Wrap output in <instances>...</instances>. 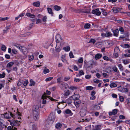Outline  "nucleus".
Returning a JSON list of instances; mask_svg holds the SVG:
<instances>
[{
    "instance_id": "f257e3e1",
    "label": "nucleus",
    "mask_w": 130,
    "mask_h": 130,
    "mask_svg": "<svg viewBox=\"0 0 130 130\" xmlns=\"http://www.w3.org/2000/svg\"><path fill=\"white\" fill-rule=\"evenodd\" d=\"M76 12L85 14H89L90 12V10L89 9L87 8L86 6H85L82 9L80 8L76 10Z\"/></svg>"
},
{
    "instance_id": "f03ea898",
    "label": "nucleus",
    "mask_w": 130,
    "mask_h": 130,
    "mask_svg": "<svg viewBox=\"0 0 130 130\" xmlns=\"http://www.w3.org/2000/svg\"><path fill=\"white\" fill-rule=\"evenodd\" d=\"M55 118V114L54 113H50L48 119L47 121V123L49 125L52 124Z\"/></svg>"
},
{
    "instance_id": "7ed1b4c3",
    "label": "nucleus",
    "mask_w": 130,
    "mask_h": 130,
    "mask_svg": "<svg viewBox=\"0 0 130 130\" xmlns=\"http://www.w3.org/2000/svg\"><path fill=\"white\" fill-rule=\"evenodd\" d=\"M95 64L93 60H90L88 62H84V66L86 68V69H91L93 68V66Z\"/></svg>"
},
{
    "instance_id": "20e7f679",
    "label": "nucleus",
    "mask_w": 130,
    "mask_h": 130,
    "mask_svg": "<svg viewBox=\"0 0 130 130\" xmlns=\"http://www.w3.org/2000/svg\"><path fill=\"white\" fill-rule=\"evenodd\" d=\"M92 13L96 16H100L101 14V12L99 8H97L93 10L92 11Z\"/></svg>"
},
{
    "instance_id": "39448f33",
    "label": "nucleus",
    "mask_w": 130,
    "mask_h": 130,
    "mask_svg": "<svg viewBox=\"0 0 130 130\" xmlns=\"http://www.w3.org/2000/svg\"><path fill=\"white\" fill-rule=\"evenodd\" d=\"M39 111L33 110V117L34 120H37L39 118Z\"/></svg>"
},
{
    "instance_id": "423d86ee",
    "label": "nucleus",
    "mask_w": 130,
    "mask_h": 130,
    "mask_svg": "<svg viewBox=\"0 0 130 130\" xmlns=\"http://www.w3.org/2000/svg\"><path fill=\"white\" fill-rule=\"evenodd\" d=\"M117 90L122 92H127L128 91V89L122 87L121 86L118 87L117 88Z\"/></svg>"
},
{
    "instance_id": "0eeeda50",
    "label": "nucleus",
    "mask_w": 130,
    "mask_h": 130,
    "mask_svg": "<svg viewBox=\"0 0 130 130\" xmlns=\"http://www.w3.org/2000/svg\"><path fill=\"white\" fill-rule=\"evenodd\" d=\"M19 49L23 53L24 55H26L27 53V50L25 47H19Z\"/></svg>"
},
{
    "instance_id": "6e6552de",
    "label": "nucleus",
    "mask_w": 130,
    "mask_h": 130,
    "mask_svg": "<svg viewBox=\"0 0 130 130\" xmlns=\"http://www.w3.org/2000/svg\"><path fill=\"white\" fill-rule=\"evenodd\" d=\"M79 95L77 94H74V95H73L70 97V99L72 98V100L74 101L78 99H79Z\"/></svg>"
},
{
    "instance_id": "1a4fd4ad",
    "label": "nucleus",
    "mask_w": 130,
    "mask_h": 130,
    "mask_svg": "<svg viewBox=\"0 0 130 130\" xmlns=\"http://www.w3.org/2000/svg\"><path fill=\"white\" fill-rule=\"evenodd\" d=\"M56 40L57 44L61 41L62 40L60 35L59 34H57L56 36Z\"/></svg>"
},
{
    "instance_id": "9d476101",
    "label": "nucleus",
    "mask_w": 130,
    "mask_h": 130,
    "mask_svg": "<svg viewBox=\"0 0 130 130\" xmlns=\"http://www.w3.org/2000/svg\"><path fill=\"white\" fill-rule=\"evenodd\" d=\"M30 130H36V127L33 123H30L29 124Z\"/></svg>"
},
{
    "instance_id": "9b49d317",
    "label": "nucleus",
    "mask_w": 130,
    "mask_h": 130,
    "mask_svg": "<svg viewBox=\"0 0 130 130\" xmlns=\"http://www.w3.org/2000/svg\"><path fill=\"white\" fill-rule=\"evenodd\" d=\"M47 96L45 94H44L42 96L41 98L43 99L42 101V103L43 104H45L46 103V101L45 99H47Z\"/></svg>"
},
{
    "instance_id": "f8f14e48",
    "label": "nucleus",
    "mask_w": 130,
    "mask_h": 130,
    "mask_svg": "<svg viewBox=\"0 0 130 130\" xmlns=\"http://www.w3.org/2000/svg\"><path fill=\"white\" fill-rule=\"evenodd\" d=\"M3 120L0 118V130H2L5 127L6 128V126L3 124Z\"/></svg>"
},
{
    "instance_id": "ddd939ff",
    "label": "nucleus",
    "mask_w": 130,
    "mask_h": 130,
    "mask_svg": "<svg viewBox=\"0 0 130 130\" xmlns=\"http://www.w3.org/2000/svg\"><path fill=\"white\" fill-rule=\"evenodd\" d=\"M74 104L76 107H78L79 104L81 103L80 100L78 99L74 101Z\"/></svg>"
},
{
    "instance_id": "4468645a",
    "label": "nucleus",
    "mask_w": 130,
    "mask_h": 130,
    "mask_svg": "<svg viewBox=\"0 0 130 130\" xmlns=\"http://www.w3.org/2000/svg\"><path fill=\"white\" fill-rule=\"evenodd\" d=\"M120 8L117 7H113L112 9V11L114 13H116L120 11Z\"/></svg>"
},
{
    "instance_id": "2eb2a0df",
    "label": "nucleus",
    "mask_w": 130,
    "mask_h": 130,
    "mask_svg": "<svg viewBox=\"0 0 130 130\" xmlns=\"http://www.w3.org/2000/svg\"><path fill=\"white\" fill-rule=\"evenodd\" d=\"M101 125H99L95 126L93 127L92 130H101Z\"/></svg>"
},
{
    "instance_id": "dca6fc26",
    "label": "nucleus",
    "mask_w": 130,
    "mask_h": 130,
    "mask_svg": "<svg viewBox=\"0 0 130 130\" xmlns=\"http://www.w3.org/2000/svg\"><path fill=\"white\" fill-rule=\"evenodd\" d=\"M113 32V35L116 37H118L119 35V30L118 29H117L112 31Z\"/></svg>"
},
{
    "instance_id": "f3484780",
    "label": "nucleus",
    "mask_w": 130,
    "mask_h": 130,
    "mask_svg": "<svg viewBox=\"0 0 130 130\" xmlns=\"http://www.w3.org/2000/svg\"><path fill=\"white\" fill-rule=\"evenodd\" d=\"M14 64V62H10L7 64L6 67L7 68H10L12 67Z\"/></svg>"
},
{
    "instance_id": "a211bd4d",
    "label": "nucleus",
    "mask_w": 130,
    "mask_h": 130,
    "mask_svg": "<svg viewBox=\"0 0 130 130\" xmlns=\"http://www.w3.org/2000/svg\"><path fill=\"white\" fill-rule=\"evenodd\" d=\"M70 92L69 90H67L63 94V95L64 97L65 98H67V97L70 94Z\"/></svg>"
},
{
    "instance_id": "6ab92c4d",
    "label": "nucleus",
    "mask_w": 130,
    "mask_h": 130,
    "mask_svg": "<svg viewBox=\"0 0 130 130\" xmlns=\"http://www.w3.org/2000/svg\"><path fill=\"white\" fill-rule=\"evenodd\" d=\"M86 110H82L80 112V115L82 117H84L85 116L86 114Z\"/></svg>"
},
{
    "instance_id": "aec40b11",
    "label": "nucleus",
    "mask_w": 130,
    "mask_h": 130,
    "mask_svg": "<svg viewBox=\"0 0 130 130\" xmlns=\"http://www.w3.org/2000/svg\"><path fill=\"white\" fill-rule=\"evenodd\" d=\"M60 85L61 86V87L62 89H67L66 86L68 85L67 84L62 82L61 83Z\"/></svg>"
},
{
    "instance_id": "412c9836",
    "label": "nucleus",
    "mask_w": 130,
    "mask_h": 130,
    "mask_svg": "<svg viewBox=\"0 0 130 130\" xmlns=\"http://www.w3.org/2000/svg\"><path fill=\"white\" fill-rule=\"evenodd\" d=\"M32 5L36 7H39L40 6V2L39 1L34 2L32 3Z\"/></svg>"
},
{
    "instance_id": "4be33fe9",
    "label": "nucleus",
    "mask_w": 130,
    "mask_h": 130,
    "mask_svg": "<svg viewBox=\"0 0 130 130\" xmlns=\"http://www.w3.org/2000/svg\"><path fill=\"white\" fill-rule=\"evenodd\" d=\"M102 57V55L101 54L98 53L95 55V59L97 60L101 58Z\"/></svg>"
},
{
    "instance_id": "5701e85b",
    "label": "nucleus",
    "mask_w": 130,
    "mask_h": 130,
    "mask_svg": "<svg viewBox=\"0 0 130 130\" xmlns=\"http://www.w3.org/2000/svg\"><path fill=\"white\" fill-rule=\"evenodd\" d=\"M112 69L114 71L116 72L117 73L119 74L120 73L119 71L118 70V68L116 67V66H115L112 68Z\"/></svg>"
},
{
    "instance_id": "b1692460",
    "label": "nucleus",
    "mask_w": 130,
    "mask_h": 130,
    "mask_svg": "<svg viewBox=\"0 0 130 130\" xmlns=\"http://www.w3.org/2000/svg\"><path fill=\"white\" fill-rule=\"evenodd\" d=\"M26 15L30 18H34L35 15L33 14H31L29 13H27L26 14Z\"/></svg>"
},
{
    "instance_id": "393cba45",
    "label": "nucleus",
    "mask_w": 130,
    "mask_h": 130,
    "mask_svg": "<svg viewBox=\"0 0 130 130\" xmlns=\"http://www.w3.org/2000/svg\"><path fill=\"white\" fill-rule=\"evenodd\" d=\"M10 28V25H8L6 27L4 30H3V32L4 33H7V31Z\"/></svg>"
},
{
    "instance_id": "a878e982",
    "label": "nucleus",
    "mask_w": 130,
    "mask_h": 130,
    "mask_svg": "<svg viewBox=\"0 0 130 130\" xmlns=\"http://www.w3.org/2000/svg\"><path fill=\"white\" fill-rule=\"evenodd\" d=\"M64 113L65 114V113L67 114H69L72 113L71 115L73 114V113H72L71 111L69 109H67L65 110V111L64 112Z\"/></svg>"
},
{
    "instance_id": "bb28decb",
    "label": "nucleus",
    "mask_w": 130,
    "mask_h": 130,
    "mask_svg": "<svg viewBox=\"0 0 130 130\" xmlns=\"http://www.w3.org/2000/svg\"><path fill=\"white\" fill-rule=\"evenodd\" d=\"M33 110L39 111V106L37 105L34 106L33 107Z\"/></svg>"
},
{
    "instance_id": "cd10ccee",
    "label": "nucleus",
    "mask_w": 130,
    "mask_h": 130,
    "mask_svg": "<svg viewBox=\"0 0 130 130\" xmlns=\"http://www.w3.org/2000/svg\"><path fill=\"white\" fill-rule=\"evenodd\" d=\"M106 37H108L112 36V34L110 32H106Z\"/></svg>"
},
{
    "instance_id": "c85d7f7f",
    "label": "nucleus",
    "mask_w": 130,
    "mask_h": 130,
    "mask_svg": "<svg viewBox=\"0 0 130 130\" xmlns=\"http://www.w3.org/2000/svg\"><path fill=\"white\" fill-rule=\"evenodd\" d=\"M7 130H17V128L16 127H12L11 126H9L7 127Z\"/></svg>"
},
{
    "instance_id": "c756f323",
    "label": "nucleus",
    "mask_w": 130,
    "mask_h": 130,
    "mask_svg": "<svg viewBox=\"0 0 130 130\" xmlns=\"http://www.w3.org/2000/svg\"><path fill=\"white\" fill-rule=\"evenodd\" d=\"M61 8L60 7L57 5H55L54 7V9L57 11L59 10H60Z\"/></svg>"
},
{
    "instance_id": "7c9ffc66",
    "label": "nucleus",
    "mask_w": 130,
    "mask_h": 130,
    "mask_svg": "<svg viewBox=\"0 0 130 130\" xmlns=\"http://www.w3.org/2000/svg\"><path fill=\"white\" fill-rule=\"evenodd\" d=\"M111 88H113L116 87L117 86V85L114 83H111L110 85Z\"/></svg>"
},
{
    "instance_id": "2f4dec72",
    "label": "nucleus",
    "mask_w": 130,
    "mask_h": 130,
    "mask_svg": "<svg viewBox=\"0 0 130 130\" xmlns=\"http://www.w3.org/2000/svg\"><path fill=\"white\" fill-rule=\"evenodd\" d=\"M117 66L120 71H122L123 70V67L121 64H118Z\"/></svg>"
},
{
    "instance_id": "473e14b6",
    "label": "nucleus",
    "mask_w": 130,
    "mask_h": 130,
    "mask_svg": "<svg viewBox=\"0 0 130 130\" xmlns=\"http://www.w3.org/2000/svg\"><path fill=\"white\" fill-rule=\"evenodd\" d=\"M101 9L102 10V13L103 15L106 16L107 15V13L106 11L105 10L103 9Z\"/></svg>"
},
{
    "instance_id": "72a5a7b5",
    "label": "nucleus",
    "mask_w": 130,
    "mask_h": 130,
    "mask_svg": "<svg viewBox=\"0 0 130 130\" xmlns=\"http://www.w3.org/2000/svg\"><path fill=\"white\" fill-rule=\"evenodd\" d=\"M30 84H29V86H34L35 85V82H34L33 80L31 79L30 80Z\"/></svg>"
},
{
    "instance_id": "f704fd0d",
    "label": "nucleus",
    "mask_w": 130,
    "mask_h": 130,
    "mask_svg": "<svg viewBox=\"0 0 130 130\" xmlns=\"http://www.w3.org/2000/svg\"><path fill=\"white\" fill-rule=\"evenodd\" d=\"M103 58L104 60L106 61H111L112 60L111 59H110L108 57L106 56H104L103 57Z\"/></svg>"
},
{
    "instance_id": "c9c22d12",
    "label": "nucleus",
    "mask_w": 130,
    "mask_h": 130,
    "mask_svg": "<svg viewBox=\"0 0 130 130\" xmlns=\"http://www.w3.org/2000/svg\"><path fill=\"white\" fill-rule=\"evenodd\" d=\"M62 78L61 77H58L57 79V83L58 84H60L62 82H61Z\"/></svg>"
},
{
    "instance_id": "e433bc0d",
    "label": "nucleus",
    "mask_w": 130,
    "mask_h": 130,
    "mask_svg": "<svg viewBox=\"0 0 130 130\" xmlns=\"http://www.w3.org/2000/svg\"><path fill=\"white\" fill-rule=\"evenodd\" d=\"M68 88L72 90H74L76 89H77V88L76 87H75L73 86H68Z\"/></svg>"
},
{
    "instance_id": "4c0bfd02",
    "label": "nucleus",
    "mask_w": 130,
    "mask_h": 130,
    "mask_svg": "<svg viewBox=\"0 0 130 130\" xmlns=\"http://www.w3.org/2000/svg\"><path fill=\"white\" fill-rule=\"evenodd\" d=\"M47 9L48 13L49 14H51L52 15L53 14V13L52 12V9L51 8H47Z\"/></svg>"
},
{
    "instance_id": "58836bf2",
    "label": "nucleus",
    "mask_w": 130,
    "mask_h": 130,
    "mask_svg": "<svg viewBox=\"0 0 130 130\" xmlns=\"http://www.w3.org/2000/svg\"><path fill=\"white\" fill-rule=\"evenodd\" d=\"M73 100L72 98L70 99V97L67 100V102L68 104H70L72 103V101Z\"/></svg>"
},
{
    "instance_id": "ea45409f",
    "label": "nucleus",
    "mask_w": 130,
    "mask_h": 130,
    "mask_svg": "<svg viewBox=\"0 0 130 130\" xmlns=\"http://www.w3.org/2000/svg\"><path fill=\"white\" fill-rule=\"evenodd\" d=\"M62 124L60 123H58L55 125V127L57 128H59L61 127Z\"/></svg>"
},
{
    "instance_id": "a19ab883",
    "label": "nucleus",
    "mask_w": 130,
    "mask_h": 130,
    "mask_svg": "<svg viewBox=\"0 0 130 130\" xmlns=\"http://www.w3.org/2000/svg\"><path fill=\"white\" fill-rule=\"evenodd\" d=\"M70 47L69 46H67L63 48V49L66 52H68L70 50Z\"/></svg>"
},
{
    "instance_id": "79ce46f5",
    "label": "nucleus",
    "mask_w": 130,
    "mask_h": 130,
    "mask_svg": "<svg viewBox=\"0 0 130 130\" xmlns=\"http://www.w3.org/2000/svg\"><path fill=\"white\" fill-rule=\"evenodd\" d=\"M115 52L119 53L120 52V50L119 49V47L117 46L115 47L114 49Z\"/></svg>"
},
{
    "instance_id": "37998d69",
    "label": "nucleus",
    "mask_w": 130,
    "mask_h": 130,
    "mask_svg": "<svg viewBox=\"0 0 130 130\" xmlns=\"http://www.w3.org/2000/svg\"><path fill=\"white\" fill-rule=\"evenodd\" d=\"M90 25L89 23H87L85 24L84 27L85 29H89L90 28Z\"/></svg>"
},
{
    "instance_id": "c03bdc74",
    "label": "nucleus",
    "mask_w": 130,
    "mask_h": 130,
    "mask_svg": "<svg viewBox=\"0 0 130 130\" xmlns=\"http://www.w3.org/2000/svg\"><path fill=\"white\" fill-rule=\"evenodd\" d=\"M18 121L17 122L16 121L13 122L12 123L13 125L15 126H19L20 125V124L18 123Z\"/></svg>"
},
{
    "instance_id": "a18cd8bd",
    "label": "nucleus",
    "mask_w": 130,
    "mask_h": 130,
    "mask_svg": "<svg viewBox=\"0 0 130 130\" xmlns=\"http://www.w3.org/2000/svg\"><path fill=\"white\" fill-rule=\"evenodd\" d=\"M93 81L95 83L98 84L101 81L100 80H99L96 78H95L93 79Z\"/></svg>"
},
{
    "instance_id": "49530a36",
    "label": "nucleus",
    "mask_w": 130,
    "mask_h": 130,
    "mask_svg": "<svg viewBox=\"0 0 130 130\" xmlns=\"http://www.w3.org/2000/svg\"><path fill=\"white\" fill-rule=\"evenodd\" d=\"M6 76V74L5 72H3L2 74L0 73V78H4Z\"/></svg>"
},
{
    "instance_id": "de8ad7c7",
    "label": "nucleus",
    "mask_w": 130,
    "mask_h": 130,
    "mask_svg": "<svg viewBox=\"0 0 130 130\" xmlns=\"http://www.w3.org/2000/svg\"><path fill=\"white\" fill-rule=\"evenodd\" d=\"M57 44L56 46V51L57 52H59L61 50V49L59 46H57Z\"/></svg>"
},
{
    "instance_id": "09e8293b",
    "label": "nucleus",
    "mask_w": 130,
    "mask_h": 130,
    "mask_svg": "<svg viewBox=\"0 0 130 130\" xmlns=\"http://www.w3.org/2000/svg\"><path fill=\"white\" fill-rule=\"evenodd\" d=\"M86 89L87 90H91L93 89V87L91 86H88L86 87Z\"/></svg>"
},
{
    "instance_id": "8fccbe9b",
    "label": "nucleus",
    "mask_w": 130,
    "mask_h": 130,
    "mask_svg": "<svg viewBox=\"0 0 130 130\" xmlns=\"http://www.w3.org/2000/svg\"><path fill=\"white\" fill-rule=\"evenodd\" d=\"M94 109L95 110H98L100 109V107L99 105H95L94 106Z\"/></svg>"
},
{
    "instance_id": "3c124183",
    "label": "nucleus",
    "mask_w": 130,
    "mask_h": 130,
    "mask_svg": "<svg viewBox=\"0 0 130 130\" xmlns=\"http://www.w3.org/2000/svg\"><path fill=\"white\" fill-rule=\"evenodd\" d=\"M31 33L30 32H28L25 34H24L21 35V37H25L26 36H28L29 35H30Z\"/></svg>"
},
{
    "instance_id": "603ef678",
    "label": "nucleus",
    "mask_w": 130,
    "mask_h": 130,
    "mask_svg": "<svg viewBox=\"0 0 130 130\" xmlns=\"http://www.w3.org/2000/svg\"><path fill=\"white\" fill-rule=\"evenodd\" d=\"M9 19V18L8 17H7L6 18H2L0 17V20L4 21L7 20Z\"/></svg>"
},
{
    "instance_id": "864d4df0",
    "label": "nucleus",
    "mask_w": 130,
    "mask_h": 130,
    "mask_svg": "<svg viewBox=\"0 0 130 130\" xmlns=\"http://www.w3.org/2000/svg\"><path fill=\"white\" fill-rule=\"evenodd\" d=\"M49 72V70L48 69H45L44 70L43 73L44 74H46L48 73Z\"/></svg>"
},
{
    "instance_id": "5fc2aeb1",
    "label": "nucleus",
    "mask_w": 130,
    "mask_h": 130,
    "mask_svg": "<svg viewBox=\"0 0 130 130\" xmlns=\"http://www.w3.org/2000/svg\"><path fill=\"white\" fill-rule=\"evenodd\" d=\"M79 76L80 77V76H81L82 75H84V73L83 72V70H80L79 71Z\"/></svg>"
},
{
    "instance_id": "6e6d98bb",
    "label": "nucleus",
    "mask_w": 130,
    "mask_h": 130,
    "mask_svg": "<svg viewBox=\"0 0 130 130\" xmlns=\"http://www.w3.org/2000/svg\"><path fill=\"white\" fill-rule=\"evenodd\" d=\"M34 58V57L33 55L30 56L29 57V60L30 61H31Z\"/></svg>"
},
{
    "instance_id": "4d7b16f0",
    "label": "nucleus",
    "mask_w": 130,
    "mask_h": 130,
    "mask_svg": "<svg viewBox=\"0 0 130 130\" xmlns=\"http://www.w3.org/2000/svg\"><path fill=\"white\" fill-rule=\"evenodd\" d=\"M69 56L71 58H74V56L73 55V53L71 52L69 53Z\"/></svg>"
},
{
    "instance_id": "13d9d810",
    "label": "nucleus",
    "mask_w": 130,
    "mask_h": 130,
    "mask_svg": "<svg viewBox=\"0 0 130 130\" xmlns=\"http://www.w3.org/2000/svg\"><path fill=\"white\" fill-rule=\"evenodd\" d=\"M53 78V77H51L48 78H47L46 79L45 81L46 82L50 81H51L52 79Z\"/></svg>"
},
{
    "instance_id": "bf43d9fd",
    "label": "nucleus",
    "mask_w": 130,
    "mask_h": 130,
    "mask_svg": "<svg viewBox=\"0 0 130 130\" xmlns=\"http://www.w3.org/2000/svg\"><path fill=\"white\" fill-rule=\"evenodd\" d=\"M123 62L125 64H128L129 62L127 60H122Z\"/></svg>"
},
{
    "instance_id": "052dcab7",
    "label": "nucleus",
    "mask_w": 130,
    "mask_h": 130,
    "mask_svg": "<svg viewBox=\"0 0 130 130\" xmlns=\"http://www.w3.org/2000/svg\"><path fill=\"white\" fill-rule=\"evenodd\" d=\"M1 48L2 51H6V47L5 45H3L2 46Z\"/></svg>"
},
{
    "instance_id": "680f3d73",
    "label": "nucleus",
    "mask_w": 130,
    "mask_h": 130,
    "mask_svg": "<svg viewBox=\"0 0 130 130\" xmlns=\"http://www.w3.org/2000/svg\"><path fill=\"white\" fill-rule=\"evenodd\" d=\"M117 111L118 110L117 109H114L113 110L112 113L113 115H115L117 113Z\"/></svg>"
},
{
    "instance_id": "e2e57ef3",
    "label": "nucleus",
    "mask_w": 130,
    "mask_h": 130,
    "mask_svg": "<svg viewBox=\"0 0 130 130\" xmlns=\"http://www.w3.org/2000/svg\"><path fill=\"white\" fill-rule=\"evenodd\" d=\"M120 100L121 102H123L124 101V99L123 97L121 96H119Z\"/></svg>"
},
{
    "instance_id": "0e129e2a",
    "label": "nucleus",
    "mask_w": 130,
    "mask_h": 130,
    "mask_svg": "<svg viewBox=\"0 0 130 130\" xmlns=\"http://www.w3.org/2000/svg\"><path fill=\"white\" fill-rule=\"evenodd\" d=\"M28 83V80H26L23 83V85L24 86H26Z\"/></svg>"
},
{
    "instance_id": "69168bd1",
    "label": "nucleus",
    "mask_w": 130,
    "mask_h": 130,
    "mask_svg": "<svg viewBox=\"0 0 130 130\" xmlns=\"http://www.w3.org/2000/svg\"><path fill=\"white\" fill-rule=\"evenodd\" d=\"M83 61V59L81 57L78 60V62L79 63H82Z\"/></svg>"
},
{
    "instance_id": "338daca9",
    "label": "nucleus",
    "mask_w": 130,
    "mask_h": 130,
    "mask_svg": "<svg viewBox=\"0 0 130 130\" xmlns=\"http://www.w3.org/2000/svg\"><path fill=\"white\" fill-rule=\"evenodd\" d=\"M119 118L120 119H124L125 118V117L123 115H121L119 116Z\"/></svg>"
},
{
    "instance_id": "774afa93",
    "label": "nucleus",
    "mask_w": 130,
    "mask_h": 130,
    "mask_svg": "<svg viewBox=\"0 0 130 130\" xmlns=\"http://www.w3.org/2000/svg\"><path fill=\"white\" fill-rule=\"evenodd\" d=\"M119 30L120 31L122 32H124V31L123 28L122 27H120L119 28Z\"/></svg>"
}]
</instances>
